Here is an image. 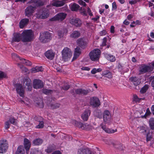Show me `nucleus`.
<instances>
[{"instance_id":"obj_6","label":"nucleus","mask_w":154,"mask_h":154,"mask_svg":"<svg viewBox=\"0 0 154 154\" xmlns=\"http://www.w3.org/2000/svg\"><path fill=\"white\" fill-rule=\"evenodd\" d=\"M66 15L67 14L64 13H59L50 19L49 20L50 21H62L66 18Z\"/></svg>"},{"instance_id":"obj_10","label":"nucleus","mask_w":154,"mask_h":154,"mask_svg":"<svg viewBox=\"0 0 154 154\" xmlns=\"http://www.w3.org/2000/svg\"><path fill=\"white\" fill-rule=\"evenodd\" d=\"M153 68L150 66L142 64L139 67V74H144L148 72L152 71Z\"/></svg>"},{"instance_id":"obj_43","label":"nucleus","mask_w":154,"mask_h":154,"mask_svg":"<svg viewBox=\"0 0 154 154\" xmlns=\"http://www.w3.org/2000/svg\"><path fill=\"white\" fill-rule=\"evenodd\" d=\"M7 75L5 73L2 71L0 72V80L3 78H7Z\"/></svg>"},{"instance_id":"obj_44","label":"nucleus","mask_w":154,"mask_h":154,"mask_svg":"<svg viewBox=\"0 0 154 154\" xmlns=\"http://www.w3.org/2000/svg\"><path fill=\"white\" fill-rule=\"evenodd\" d=\"M70 85H64L63 86H61L60 88L61 90L67 91L70 88Z\"/></svg>"},{"instance_id":"obj_45","label":"nucleus","mask_w":154,"mask_h":154,"mask_svg":"<svg viewBox=\"0 0 154 154\" xmlns=\"http://www.w3.org/2000/svg\"><path fill=\"white\" fill-rule=\"evenodd\" d=\"M39 122V124L36 126V128H42L44 126V123L43 121H39L38 120H37Z\"/></svg>"},{"instance_id":"obj_50","label":"nucleus","mask_w":154,"mask_h":154,"mask_svg":"<svg viewBox=\"0 0 154 154\" xmlns=\"http://www.w3.org/2000/svg\"><path fill=\"white\" fill-rule=\"evenodd\" d=\"M8 121H10V123L13 125H16V122L15 121V119L14 118H10L9 119V120Z\"/></svg>"},{"instance_id":"obj_56","label":"nucleus","mask_w":154,"mask_h":154,"mask_svg":"<svg viewBox=\"0 0 154 154\" xmlns=\"http://www.w3.org/2000/svg\"><path fill=\"white\" fill-rule=\"evenodd\" d=\"M87 12L90 16H92L93 15V14L91 12V11L88 7L87 8Z\"/></svg>"},{"instance_id":"obj_17","label":"nucleus","mask_w":154,"mask_h":154,"mask_svg":"<svg viewBox=\"0 0 154 154\" xmlns=\"http://www.w3.org/2000/svg\"><path fill=\"white\" fill-rule=\"evenodd\" d=\"M12 57L14 58H18L20 60L22 61V62L23 63L26 64L27 66H31L32 65V63L31 62L28 60H26L25 59L20 58L16 54L13 53L12 54Z\"/></svg>"},{"instance_id":"obj_47","label":"nucleus","mask_w":154,"mask_h":154,"mask_svg":"<svg viewBox=\"0 0 154 154\" xmlns=\"http://www.w3.org/2000/svg\"><path fill=\"white\" fill-rule=\"evenodd\" d=\"M60 106V104L58 103L51 104L50 106L52 109H56L58 108Z\"/></svg>"},{"instance_id":"obj_42","label":"nucleus","mask_w":154,"mask_h":154,"mask_svg":"<svg viewBox=\"0 0 154 154\" xmlns=\"http://www.w3.org/2000/svg\"><path fill=\"white\" fill-rule=\"evenodd\" d=\"M149 122L151 129L154 130V118H151L149 120Z\"/></svg>"},{"instance_id":"obj_41","label":"nucleus","mask_w":154,"mask_h":154,"mask_svg":"<svg viewBox=\"0 0 154 154\" xmlns=\"http://www.w3.org/2000/svg\"><path fill=\"white\" fill-rule=\"evenodd\" d=\"M36 106L40 108H42L44 106L43 102L42 100L40 99V100L36 103Z\"/></svg>"},{"instance_id":"obj_62","label":"nucleus","mask_w":154,"mask_h":154,"mask_svg":"<svg viewBox=\"0 0 154 154\" xmlns=\"http://www.w3.org/2000/svg\"><path fill=\"white\" fill-rule=\"evenodd\" d=\"M97 72L96 69L95 68H94L91 71V73L93 74H94Z\"/></svg>"},{"instance_id":"obj_13","label":"nucleus","mask_w":154,"mask_h":154,"mask_svg":"<svg viewBox=\"0 0 154 154\" xmlns=\"http://www.w3.org/2000/svg\"><path fill=\"white\" fill-rule=\"evenodd\" d=\"M16 90L17 93L21 97H24V90L22 86V85L17 83L15 85Z\"/></svg>"},{"instance_id":"obj_64","label":"nucleus","mask_w":154,"mask_h":154,"mask_svg":"<svg viewBox=\"0 0 154 154\" xmlns=\"http://www.w3.org/2000/svg\"><path fill=\"white\" fill-rule=\"evenodd\" d=\"M51 154H61L60 151H56L53 152Z\"/></svg>"},{"instance_id":"obj_15","label":"nucleus","mask_w":154,"mask_h":154,"mask_svg":"<svg viewBox=\"0 0 154 154\" xmlns=\"http://www.w3.org/2000/svg\"><path fill=\"white\" fill-rule=\"evenodd\" d=\"M70 23L76 27H80L82 25L81 21L78 18L70 19Z\"/></svg>"},{"instance_id":"obj_19","label":"nucleus","mask_w":154,"mask_h":154,"mask_svg":"<svg viewBox=\"0 0 154 154\" xmlns=\"http://www.w3.org/2000/svg\"><path fill=\"white\" fill-rule=\"evenodd\" d=\"M23 85H25L27 87V89L28 91H31L32 90V82L31 80L29 78H25L23 80Z\"/></svg>"},{"instance_id":"obj_21","label":"nucleus","mask_w":154,"mask_h":154,"mask_svg":"<svg viewBox=\"0 0 154 154\" xmlns=\"http://www.w3.org/2000/svg\"><path fill=\"white\" fill-rule=\"evenodd\" d=\"M111 115L110 112L108 110H105L103 112V118L104 122H106L110 120L111 118Z\"/></svg>"},{"instance_id":"obj_32","label":"nucleus","mask_w":154,"mask_h":154,"mask_svg":"<svg viewBox=\"0 0 154 154\" xmlns=\"http://www.w3.org/2000/svg\"><path fill=\"white\" fill-rule=\"evenodd\" d=\"M78 152V154H92L90 151L82 148L79 149Z\"/></svg>"},{"instance_id":"obj_53","label":"nucleus","mask_w":154,"mask_h":154,"mask_svg":"<svg viewBox=\"0 0 154 154\" xmlns=\"http://www.w3.org/2000/svg\"><path fill=\"white\" fill-rule=\"evenodd\" d=\"M105 77H107L109 79H111L112 78V75L111 73L109 71L108 72V74L106 75Z\"/></svg>"},{"instance_id":"obj_36","label":"nucleus","mask_w":154,"mask_h":154,"mask_svg":"<svg viewBox=\"0 0 154 154\" xmlns=\"http://www.w3.org/2000/svg\"><path fill=\"white\" fill-rule=\"evenodd\" d=\"M70 6L71 8L72 11H77L80 7L78 5L75 3H74L72 4Z\"/></svg>"},{"instance_id":"obj_30","label":"nucleus","mask_w":154,"mask_h":154,"mask_svg":"<svg viewBox=\"0 0 154 154\" xmlns=\"http://www.w3.org/2000/svg\"><path fill=\"white\" fill-rule=\"evenodd\" d=\"M104 55L106 58L111 62H114L116 60L115 57L113 55L107 53H105Z\"/></svg>"},{"instance_id":"obj_51","label":"nucleus","mask_w":154,"mask_h":154,"mask_svg":"<svg viewBox=\"0 0 154 154\" xmlns=\"http://www.w3.org/2000/svg\"><path fill=\"white\" fill-rule=\"evenodd\" d=\"M78 3L80 5H83L84 6H85L86 5L85 2L82 0H79L78 1Z\"/></svg>"},{"instance_id":"obj_57","label":"nucleus","mask_w":154,"mask_h":154,"mask_svg":"<svg viewBox=\"0 0 154 154\" xmlns=\"http://www.w3.org/2000/svg\"><path fill=\"white\" fill-rule=\"evenodd\" d=\"M109 72V71L108 70L103 71L102 72V74L103 76L105 77L106 75L108 74V72Z\"/></svg>"},{"instance_id":"obj_11","label":"nucleus","mask_w":154,"mask_h":154,"mask_svg":"<svg viewBox=\"0 0 154 154\" xmlns=\"http://www.w3.org/2000/svg\"><path fill=\"white\" fill-rule=\"evenodd\" d=\"M90 91V89H85L81 88L75 90V92L76 94L82 96L87 95Z\"/></svg>"},{"instance_id":"obj_61","label":"nucleus","mask_w":154,"mask_h":154,"mask_svg":"<svg viewBox=\"0 0 154 154\" xmlns=\"http://www.w3.org/2000/svg\"><path fill=\"white\" fill-rule=\"evenodd\" d=\"M75 89H72L70 91V93L72 95H74L75 94H76L75 92Z\"/></svg>"},{"instance_id":"obj_8","label":"nucleus","mask_w":154,"mask_h":154,"mask_svg":"<svg viewBox=\"0 0 154 154\" xmlns=\"http://www.w3.org/2000/svg\"><path fill=\"white\" fill-rule=\"evenodd\" d=\"M74 123L76 126L83 129L90 130L93 128V126L87 124H83L81 122H78L76 121H74Z\"/></svg>"},{"instance_id":"obj_27","label":"nucleus","mask_w":154,"mask_h":154,"mask_svg":"<svg viewBox=\"0 0 154 154\" xmlns=\"http://www.w3.org/2000/svg\"><path fill=\"white\" fill-rule=\"evenodd\" d=\"M65 3V2L64 1L55 0L52 2V5L53 6L59 7L63 6Z\"/></svg>"},{"instance_id":"obj_29","label":"nucleus","mask_w":154,"mask_h":154,"mask_svg":"<svg viewBox=\"0 0 154 154\" xmlns=\"http://www.w3.org/2000/svg\"><path fill=\"white\" fill-rule=\"evenodd\" d=\"M8 148V146L7 144L0 142V153H3L5 152Z\"/></svg>"},{"instance_id":"obj_31","label":"nucleus","mask_w":154,"mask_h":154,"mask_svg":"<svg viewBox=\"0 0 154 154\" xmlns=\"http://www.w3.org/2000/svg\"><path fill=\"white\" fill-rule=\"evenodd\" d=\"M68 32V30L65 28H63L61 30H59L58 32V35L59 38H61L63 37L64 33L66 34Z\"/></svg>"},{"instance_id":"obj_55","label":"nucleus","mask_w":154,"mask_h":154,"mask_svg":"<svg viewBox=\"0 0 154 154\" xmlns=\"http://www.w3.org/2000/svg\"><path fill=\"white\" fill-rule=\"evenodd\" d=\"M150 114H151V112L150 111L149 109V108H147L146 110V112L145 113V115H146V116H149Z\"/></svg>"},{"instance_id":"obj_63","label":"nucleus","mask_w":154,"mask_h":154,"mask_svg":"<svg viewBox=\"0 0 154 154\" xmlns=\"http://www.w3.org/2000/svg\"><path fill=\"white\" fill-rule=\"evenodd\" d=\"M151 109L152 114L154 115V105L152 106Z\"/></svg>"},{"instance_id":"obj_25","label":"nucleus","mask_w":154,"mask_h":154,"mask_svg":"<svg viewBox=\"0 0 154 154\" xmlns=\"http://www.w3.org/2000/svg\"><path fill=\"white\" fill-rule=\"evenodd\" d=\"M45 55L47 58L51 60L54 57L55 54L51 50H49L45 53Z\"/></svg>"},{"instance_id":"obj_16","label":"nucleus","mask_w":154,"mask_h":154,"mask_svg":"<svg viewBox=\"0 0 154 154\" xmlns=\"http://www.w3.org/2000/svg\"><path fill=\"white\" fill-rule=\"evenodd\" d=\"M77 45L82 48L84 49L87 45V43L86 40L84 38H79L77 41Z\"/></svg>"},{"instance_id":"obj_33","label":"nucleus","mask_w":154,"mask_h":154,"mask_svg":"<svg viewBox=\"0 0 154 154\" xmlns=\"http://www.w3.org/2000/svg\"><path fill=\"white\" fill-rule=\"evenodd\" d=\"M80 36V33L79 32L77 31H75L71 34L70 36L71 37L74 38H78Z\"/></svg>"},{"instance_id":"obj_34","label":"nucleus","mask_w":154,"mask_h":154,"mask_svg":"<svg viewBox=\"0 0 154 154\" xmlns=\"http://www.w3.org/2000/svg\"><path fill=\"white\" fill-rule=\"evenodd\" d=\"M94 116L97 118L100 119L102 118V113L101 110L100 109H97L94 112Z\"/></svg>"},{"instance_id":"obj_37","label":"nucleus","mask_w":154,"mask_h":154,"mask_svg":"<svg viewBox=\"0 0 154 154\" xmlns=\"http://www.w3.org/2000/svg\"><path fill=\"white\" fill-rule=\"evenodd\" d=\"M25 151L23 146H19L16 152V154H23Z\"/></svg>"},{"instance_id":"obj_38","label":"nucleus","mask_w":154,"mask_h":154,"mask_svg":"<svg viewBox=\"0 0 154 154\" xmlns=\"http://www.w3.org/2000/svg\"><path fill=\"white\" fill-rule=\"evenodd\" d=\"M42 139L38 138L36 139L33 141V143L35 145H39L43 143Z\"/></svg>"},{"instance_id":"obj_39","label":"nucleus","mask_w":154,"mask_h":154,"mask_svg":"<svg viewBox=\"0 0 154 154\" xmlns=\"http://www.w3.org/2000/svg\"><path fill=\"white\" fill-rule=\"evenodd\" d=\"M43 71L42 67V66H36L35 68H32V72L33 73H35L36 72L39 71Z\"/></svg>"},{"instance_id":"obj_59","label":"nucleus","mask_w":154,"mask_h":154,"mask_svg":"<svg viewBox=\"0 0 154 154\" xmlns=\"http://www.w3.org/2000/svg\"><path fill=\"white\" fill-rule=\"evenodd\" d=\"M106 34V31L104 30H103L101 31L100 33V34L102 36L103 35H105Z\"/></svg>"},{"instance_id":"obj_4","label":"nucleus","mask_w":154,"mask_h":154,"mask_svg":"<svg viewBox=\"0 0 154 154\" xmlns=\"http://www.w3.org/2000/svg\"><path fill=\"white\" fill-rule=\"evenodd\" d=\"M100 54V51L98 49H96L91 51L89 53V55L91 60L95 61L99 60Z\"/></svg>"},{"instance_id":"obj_20","label":"nucleus","mask_w":154,"mask_h":154,"mask_svg":"<svg viewBox=\"0 0 154 154\" xmlns=\"http://www.w3.org/2000/svg\"><path fill=\"white\" fill-rule=\"evenodd\" d=\"M91 114V111L90 109L86 110L82 114L81 118L84 121H86Z\"/></svg>"},{"instance_id":"obj_28","label":"nucleus","mask_w":154,"mask_h":154,"mask_svg":"<svg viewBox=\"0 0 154 154\" xmlns=\"http://www.w3.org/2000/svg\"><path fill=\"white\" fill-rule=\"evenodd\" d=\"M81 53V49L79 47H77L75 49L74 56L72 60L76 59Z\"/></svg>"},{"instance_id":"obj_52","label":"nucleus","mask_w":154,"mask_h":154,"mask_svg":"<svg viewBox=\"0 0 154 154\" xmlns=\"http://www.w3.org/2000/svg\"><path fill=\"white\" fill-rule=\"evenodd\" d=\"M117 5L115 2H114L112 4V10H115L117 8Z\"/></svg>"},{"instance_id":"obj_23","label":"nucleus","mask_w":154,"mask_h":154,"mask_svg":"<svg viewBox=\"0 0 154 154\" xmlns=\"http://www.w3.org/2000/svg\"><path fill=\"white\" fill-rule=\"evenodd\" d=\"M129 80L136 86L139 85L141 82L140 79L135 76L131 77Z\"/></svg>"},{"instance_id":"obj_5","label":"nucleus","mask_w":154,"mask_h":154,"mask_svg":"<svg viewBox=\"0 0 154 154\" xmlns=\"http://www.w3.org/2000/svg\"><path fill=\"white\" fill-rule=\"evenodd\" d=\"M36 9V7L35 5H30L27 6L25 10V16L28 17H30L33 15Z\"/></svg>"},{"instance_id":"obj_1","label":"nucleus","mask_w":154,"mask_h":154,"mask_svg":"<svg viewBox=\"0 0 154 154\" xmlns=\"http://www.w3.org/2000/svg\"><path fill=\"white\" fill-rule=\"evenodd\" d=\"M22 41L23 42H29L32 39L33 34L31 30H25L22 33Z\"/></svg>"},{"instance_id":"obj_14","label":"nucleus","mask_w":154,"mask_h":154,"mask_svg":"<svg viewBox=\"0 0 154 154\" xmlns=\"http://www.w3.org/2000/svg\"><path fill=\"white\" fill-rule=\"evenodd\" d=\"M33 87L35 89H40L43 87L44 85L42 82L40 80L35 79L33 82Z\"/></svg>"},{"instance_id":"obj_9","label":"nucleus","mask_w":154,"mask_h":154,"mask_svg":"<svg viewBox=\"0 0 154 154\" xmlns=\"http://www.w3.org/2000/svg\"><path fill=\"white\" fill-rule=\"evenodd\" d=\"M89 103L90 106L93 108L98 107L100 104L99 99L95 97H91L90 99Z\"/></svg>"},{"instance_id":"obj_7","label":"nucleus","mask_w":154,"mask_h":154,"mask_svg":"<svg viewBox=\"0 0 154 154\" xmlns=\"http://www.w3.org/2000/svg\"><path fill=\"white\" fill-rule=\"evenodd\" d=\"M62 58L64 61L67 60L70 58L72 55L71 51L68 48L66 47L62 51Z\"/></svg>"},{"instance_id":"obj_35","label":"nucleus","mask_w":154,"mask_h":154,"mask_svg":"<svg viewBox=\"0 0 154 154\" xmlns=\"http://www.w3.org/2000/svg\"><path fill=\"white\" fill-rule=\"evenodd\" d=\"M101 128L106 132L108 133H113L117 131L116 129L114 131L107 128L105 125L102 126Z\"/></svg>"},{"instance_id":"obj_49","label":"nucleus","mask_w":154,"mask_h":154,"mask_svg":"<svg viewBox=\"0 0 154 154\" xmlns=\"http://www.w3.org/2000/svg\"><path fill=\"white\" fill-rule=\"evenodd\" d=\"M152 139L151 135L150 133H148L146 135V141L148 142L150 141Z\"/></svg>"},{"instance_id":"obj_46","label":"nucleus","mask_w":154,"mask_h":154,"mask_svg":"<svg viewBox=\"0 0 154 154\" xmlns=\"http://www.w3.org/2000/svg\"><path fill=\"white\" fill-rule=\"evenodd\" d=\"M148 88V87L147 85H145L140 90V92L141 93L143 94L145 93L147 89Z\"/></svg>"},{"instance_id":"obj_2","label":"nucleus","mask_w":154,"mask_h":154,"mask_svg":"<svg viewBox=\"0 0 154 154\" xmlns=\"http://www.w3.org/2000/svg\"><path fill=\"white\" fill-rule=\"evenodd\" d=\"M52 34L48 31L45 32L40 33V41L43 43H46L51 40Z\"/></svg>"},{"instance_id":"obj_24","label":"nucleus","mask_w":154,"mask_h":154,"mask_svg":"<svg viewBox=\"0 0 154 154\" xmlns=\"http://www.w3.org/2000/svg\"><path fill=\"white\" fill-rule=\"evenodd\" d=\"M29 3L33 4V5L42 6L44 5V2L40 0H31L28 2Z\"/></svg>"},{"instance_id":"obj_58","label":"nucleus","mask_w":154,"mask_h":154,"mask_svg":"<svg viewBox=\"0 0 154 154\" xmlns=\"http://www.w3.org/2000/svg\"><path fill=\"white\" fill-rule=\"evenodd\" d=\"M81 69L83 70L89 71L90 70L89 68L87 67H83Z\"/></svg>"},{"instance_id":"obj_18","label":"nucleus","mask_w":154,"mask_h":154,"mask_svg":"<svg viewBox=\"0 0 154 154\" xmlns=\"http://www.w3.org/2000/svg\"><path fill=\"white\" fill-rule=\"evenodd\" d=\"M21 40L22 41L21 33H14L12 38V42H19Z\"/></svg>"},{"instance_id":"obj_26","label":"nucleus","mask_w":154,"mask_h":154,"mask_svg":"<svg viewBox=\"0 0 154 154\" xmlns=\"http://www.w3.org/2000/svg\"><path fill=\"white\" fill-rule=\"evenodd\" d=\"M24 147L26 150V153H28L31 146V144L29 140L27 138H25L24 140Z\"/></svg>"},{"instance_id":"obj_54","label":"nucleus","mask_w":154,"mask_h":154,"mask_svg":"<svg viewBox=\"0 0 154 154\" xmlns=\"http://www.w3.org/2000/svg\"><path fill=\"white\" fill-rule=\"evenodd\" d=\"M106 38H104L103 39V42L102 45L103 46H104L106 45Z\"/></svg>"},{"instance_id":"obj_60","label":"nucleus","mask_w":154,"mask_h":154,"mask_svg":"<svg viewBox=\"0 0 154 154\" xmlns=\"http://www.w3.org/2000/svg\"><path fill=\"white\" fill-rule=\"evenodd\" d=\"M115 27L114 26H112L110 28V32L111 33H114V31Z\"/></svg>"},{"instance_id":"obj_12","label":"nucleus","mask_w":154,"mask_h":154,"mask_svg":"<svg viewBox=\"0 0 154 154\" xmlns=\"http://www.w3.org/2000/svg\"><path fill=\"white\" fill-rule=\"evenodd\" d=\"M109 140L110 141V142L106 143V144L109 145L112 144L115 148L120 150H124L125 147L123 146L122 144L120 142H116L114 143L111 140Z\"/></svg>"},{"instance_id":"obj_3","label":"nucleus","mask_w":154,"mask_h":154,"mask_svg":"<svg viewBox=\"0 0 154 154\" xmlns=\"http://www.w3.org/2000/svg\"><path fill=\"white\" fill-rule=\"evenodd\" d=\"M36 17L38 19H45L49 15V11L47 8L40 10L35 14Z\"/></svg>"},{"instance_id":"obj_22","label":"nucleus","mask_w":154,"mask_h":154,"mask_svg":"<svg viewBox=\"0 0 154 154\" xmlns=\"http://www.w3.org/2000/svg\"><path fill=\"white\" fill-rule=\"evenodd\" d=\"M29 22V19L28 18H23L21 20L19 23L20 27L21 29L23 28L26 26Z\"/></svg>"},{"instance_id":"obj_40","label":"nucleus","mask_w":154,"mask_h":154,"mask_svg":"<svg viewBox=\"0 0 154 154\" xmlns=\"http://www.w3.org/2000/svg\"><path fill=\"white\" fill-rule=\"evenodd\" d=\"M42 92L43 93L49 95L52 94L53 93V91L51 90L44 89L43 90Z\"/></svg>"},{"instance_id":"obj_48","label":"nucleus","mask_w":154,"mask_h":154,"mask_svg":"<svg viewBox=\"0 0 154 154\" xmlns=\"http://www.w3.org/2000/svg\"><path fill=\"white\" fill-rule=\"evenodd\" d=\"M11 123L10 121H8L5 123V127L6 129H7L10 128Z\"/></svg>"}]
</instances>
